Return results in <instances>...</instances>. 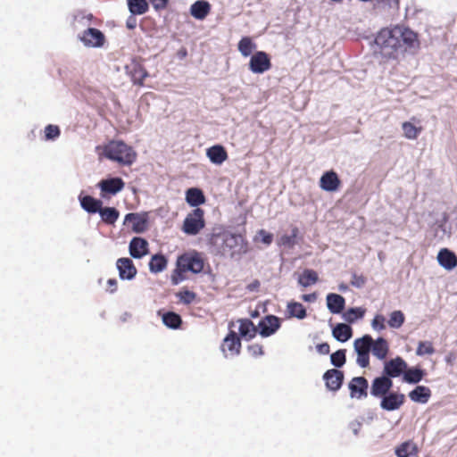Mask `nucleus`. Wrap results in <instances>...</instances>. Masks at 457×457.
Here are the masks:
<instances>
[{"instance_id":"obj_40","label":"nucleus","mask_w":457,"mask_h":457,"mask_svg":"<svg viewBox=\"0 0 457 457\" xmlns=\"http://www.w3.org/2000/svg\"><path fill=\"white\" fill-rule=\"evenodd\" d=\"M365 314V309L361 307L350 308L343 313V318L348 323H353L357 320L362 319Z\"/></svg>"},{"instance_id":"obj_35","label":"nucleus","mask_w":457,"mask_h":457,"mask_svg":"<svg viewBox=\"0 0 457 457\" xmlns=\"http://www.w3.org/2000/svg\"><path fill=\"white\" fill-rule=\"evenodd\" d=\"M98 213H99L101 219L103 220V221H104L107 224L115 223L120 216L119 212L113 207L103 208L101 206L100 210L98 211Z\"/></svg>"},{"instance_id":"obj_33","label":"nucleus","mask_w":457,"mask_h":457,"mask_svg":"<svg viewBox=\"0 0 457 457\" xmlns=\"http://www.w3.org/2000/svg\"><path fill=\"white\" fill-rule=\"evenodd\" d=\"M255 49L256 44L251 37H244L238 42L237 50L244 57L252 55Z\"/></svg>"},{"instance_id":"obj_58","label":"nucleus","mask_w":457,"mask_h":457,"mask_svg":"<svg viewBox=\"0 0 457 457\" xmlns=\"http://www.w3.org/2000/svg\"><path fill=\"white\" fill-rule=\"evenodd\" d=\"M452 361V358H447L446 361Z\"/></svg>"},{"instance_id":"obj_26","label":"nucleus","mask_w":457,"mask_h":457,"mask_svg":"<svg viewBox=\"0 0 457 457\" xmlns=\"http://www.w3.org/2000/svg\"><path fill=\"white\" fill-rule=\"evenodd\" d=\"M279 328V320L275 316H268L260 322V334L269 337Z\"/></svg>"},{"instance_id":"obj_6","label":"nucleus","mask_w":457,"mask_h":457,"mask_svg":"<svg viewBox=\"0 0 457 457\" xmlns=\"http://www.w3.org/2000/svg\"><path fill=\"white\" fill-rule=\"evenodd\" d=\"M177 266L179 272L199 273L204 268V261L197 253H188L178 259Z\"/></svg>"},{"instance_id":"obj_57","label":"nucleus","mask_w":457,"mask_h":457,"mask_svg":"<svg viewBox=\"0 0 457 457\" xmlns=\"http://www.w3.org/2000/svg\"><path fill=\"white\" fill-rule=\"evenodd\" d=\"M318 350L320 353L326 354L329 352V345L328 344H321L318 345Z\"/></svg>"},{"instance_id":"obj_38","label":"nucleus","mask_w":457,"mask_h":457,"mask_svg":"<svg viewBox=\"0 0 457 457\" xmlns=\"http://www.w3.org/2000/svg\"><path fill=\"white\" fill-rule=\"evenodd\" d=\"M287 313L290 317L303 320L306 317V311L303 304L296 302H290L287 303Z\"/></svg>"},{"instance_id":"obj_51","label":"nucleus","mask_w":457,"mask_h":457,"mask_svg":"<svg viewBox=\"0 0 457 457\" xmlns=\"http://www.w3.org/2000/svg\"><path fill=\"white\" fill-rule=\"evenodd\" d=\"M169 0H150L152 5L156 10L164 9Z\"/></svg>"},{"instance_id":"obj_16","label":"nucleus","mask_w":457,"mask_h":457,"mask_svg":"<svg viewBox=\"0 0 457 457\" xmlns=\"http://www.w3.org/2000/svg\"><path fill=\"white\" fill-rule=\"evenodd\" d=\"M393 386V381L386 376L378 377L374 379L371 386V395L374 396H384L389 393Z\"/></svg>"},{"instance_id":"obj_7","label":"nucleus","mask_w":457,"mask_h":457,"mask_svg":"<svg viewBox=\"0 0 457 457\" xmlns=\"http://www.w3.org/2000/svg\"><path fill=\"white\" fill-rule=\"evenodd\" d=\"M96 186L100 190V196L110 199L124 188L125 183L120 178H107L100 180Z\"/></svg>"},{"instance_id":"obj_4","label":"nucleus","mask_w":457,"mask_h":457,"mask_svg":"<svg viewBox=\"0 0 457 457\" xmlns=\"http://www.w3.org/2000/svg\"><path fill=\"white\" fill-rule=\"evenodd\" d=\"M204 215V212L200 208H196L188 213L183 222V232L191 236L198 234L205 225Z\"/></svg>"},{"instance_id":"obj_32","label":"nucleus","mask_w":457,"mask_h":457,"mask_svg":"<svg viewBox=\"0 0 457 457\" xmlns=\"http://www.w3.org/2000/svg\"><path fill=\"white\" fill-rule=\"evenodd\" d=\"M352 328L345 323L337 324L332 330L333 337L340 342H346L352 337Z\"/></svg>"},{"instance_id":"obj_3","label":"nucleus","mask_w":457,"mask_h":457,"mask_svg":"<svg viewBox=\"0 0 457 457\" xmlns=\"http://www.w3.org/2000/svg\"><path fill=\"white\" fill-rule=\"evenodd\" d=\"M100 156L117 162L123 165H130L134 162L137 154L134 149L122 141H111L104 146H98Z\"/></svg>"},{"instance_id":"obj_30","label":"nucleus","mask_w":457,"mask_h":457,"mask_svg":"<svg viewBox=\"0 0 457 457\" xmlns=\"http://www.w3.org/2000/svg\"><path fill=\"white\" fill-rule=\"evenodd\" d=\"M186 201L193 207H197L205 203V197L201 189L191 187L186 191Z\"/></svg>"},{"instance_id":"obj_46","label":"nucleus","mask_w":457,"mask_h":457,"mask_svg":"<svg viewBox=\"0 0 457 457\" xmlns=\"http://www.w3.org/2000/svg\"><path fill=\"white\" fill-rule=\"evenodd\" d=\"M273 235L264 229H260L257 231L256 235L253 237V241L256 243H262L265 245H270L272 243Z\"/></svg>"},{"instance_id":"obj_8","label":"nucleus","mask_w":457,"mask_h":457,"mask_svg":"<svg viewBox=\"0 0 457 457\" xmlns=\"http://www.w3.org/2000/svg\"><path fill=\"white\" fill-rule=\"evenodd\" d=\"M271 67L270 56L263 51L253 54L249 61V70L254 74H262Z\"/></svg>"},{"instance_id":"obj_44","label":"nucleus","mask_w":457,"mask_h":457,"mask_svg":"<svg viewBox=\"0 0 457 457\" xmlns=\"http://www.w3.org/2000/svg\"><path fill=\"white\" fill-rule=\"evenodd\" d=\"M371 328L376 332H381L386 328V317L381 313H376L370 321Z\"/></svg>"},{"instance_id":"obj_22","label":"nucleus","mask_w":457,"mask_h":457,"mask_svg":"<svg viewBox=\"0 0 457 457\" xmlns=\"http://www.w3.org/2000/svg\"><path fill=\"white\" fill-rule=\"evenodd\" d=\"M129 253L133 258L139 259L148 253V243L141 237H134L129 243Z\"/></svg>"},{"instance_id":"obj_11","label":"nucleus","mask_w":457,"mask_h":457,"mask_svg":"<svg viewBox=\"0 0 457 457\" xmlns=\"http://www.w3.org/2000/svg\"><path fill=\"white\" fill-rule=\"evenodd\" d=\"M406 368V361L401 357H395L385 362L384 373L391 379V378H398L401 375L403 376Z\"/></svg>"},{"instance_id":"obj_34","label":"nucleus","mask_w":457,"mask_h":457,"mask_svg":"<svg viewBox=\"0 0 457 457\" xmlns=\"http://www.w3.org/2000/svg\"><path fill=\"white\" fill-rule=\"evenodd\" d=\"M238 322V331L243 338L249 340L255 336L256 329L252 321L249 320H240Z\"/></svg>"},{"instance_id":"obj_9","label":"nucleus","mask_w":457,"mask_h":457,"mask_svg":"<svg viewBox=\"0 0 457 457\" xmlns=\"http://www.w3.org/2000/svg\"><path fill=\"white\" fill-rule=\"evenodd\" d=\"M124 225L129 227L135 233H142L148 227L146 213H129L125 216Z\"/></svg>"},{"instance_id":"obj_24","label":"nucleus","mask_w":457,"mask_h":457,"mask_svg":"<svg viewBox=\"0 0 457 457\" xmlns=\"http://www.w3.org/2000/svg\"><path fill=\"white\" fill-rule=\"evenodd\" d=\"M327 308L331 313H341L345 308V300L338 294H328L326 297Z\"/></svg>"},{"instance_id":"obj_41","label":"nucleus","mask_w":457,"mask_h":457,"mask_svg":"<svg viewBox=\"0 0 457 457\" xmlns=\"http://www.w3.org/2000/svg\"><path fill=\"white\" fill-rule=\"evenodd\" d=\"M167 266V261L162 255H154L149 262V270L153 273L162 271Z\"/></svg>"},{"instance_id":"obj_27","label":"nucleus","mask_w":457,"mask_h":457,"mask_svg":"<svg viewBox=\"0 0 457 457\" xmlns=\"http://www.w3.org/2000/svg\"><path fill=\"white\" fill-rule=\"evenodd\" d=\"M343 373L337 370H329L324 374L326 385L330 390H337L343 381Z\"/></svg>"},{"instance_id":"obj_2","label":"nucleus","mask_w":457,"mask_h":457,"mask_svg":"<svg viewBox=\"0 0 457 457\" xmlns=\"http://www.w3.org/2000/svg\"><path fill=\"white\" fill-rule=\"evenodd\" d=\"M211 244L218 253L233 256L244 251L245 239L239 234L223 230L212 236Z\"/></svg>"},{"instance_id":"obj_42","label":"nucleus","mask_w":457,"mask_h":457,"mask_svg":"<svg viewBox=\"0 0 457 457\" xmlns=\"http://www.w3.org/2000/svg\"><path fill=\"white\" fill-rule=\"evenodd\" d=\"M297 229L294 228L290 235H283L278 239V245L287 248H293L296 244Z\"/></svg>"},{"instance_id":"obj_19","label":"nucleus","mask_w":457,"mask_h":457,"mask_svg":"<svg viewBox=\"0 0 457 457\" xmlns=\"http://www.w3.org/2000/svg\"><path fill=\"white\" fill-rule=\"evenodd\" d=\"M117 269L121 279H132L137 274V269L129 258H120L117 261Z\"/></svg>"},{"instance_id":"obj_25","label":"nucleus","mask_w":457,"mask_h":457,"mask_svg":"<svg viewBox=\"0 0 457 457\" xmlns=\"http://www.w3.org/2000/svg\"><path fill=\"white\" fill-rule=\"evenodd\" d=\"M370 351L377 359L380 361L385 360L389 352L388 343L383 337L372 339Z\"/></svg>"},{"instance_id":"obj_45","label":"nucleus","mask_w":457,"mask_h":457,"mask_svg":"<svg viewBox=\"0 0 457 457\" xmlns=\"http://www.w3.org/2000/svg\"><path fill=\"white\" fill-rule=\"evenodd\" d=\"M163 323L171 328H176L179 326L181 320L180 317L174 312H168L162 317Z\"/></svg>"},{"instance_id":"obj_12","label":"nucleus","mask_w":457,"mask_h":457,"mask_svg":"<svg viewBox=\"0 0 457 457\" xmlns=\"http://www.w3.org/2000/svg\"><path fill=\"white\" fill-rule=\"evenodd\" d=\"M405 396L402 393L389 392L384 395L380 402V407L387 411H393L400 409L403 404Z\"/></svg>"},{"instance_id":"obj_55","label":"nucleus","mask_w":457,"mask_h":457,"mask_svg":"<svg viewBox=\"0 0 457 457\" xmlns=\"http://www.w3.org/2000/svg\"><path fill=\"white\" fill-rule=\"evenodd\" d=\"M107 286L108 288H106V290L109 291L110 293H113L117 288V280L114 278L108 279Z\"/></svg>"},{"instance_id":"obj_28","label":"nucleus","mask_w":457,"mask_h":457,"mask_svg":"<svg viewBox=\"0 0 457 457\" xmlns=\"http://www.w3.org/2000/svg\"><path fill=\"white\" fill-rule=\"evenodd\" d=\"M79 200L81 207L89 213L98 212L102 206V201L96 199L90 195H79Z\"/></svg>"},{"instance_id":"obj_52","label":"nucleus","mask_w":457,"mask_h":457,"mask_svg":"<svg viewBox=\"0 0 457 457\" xmlns=\"http://www.w3.org/2000/svg\"><path fill=\"white\" fill-rule=\"evenodd\" d=\"M248 350L253 356L262 355L263 353L262 347L259 345H252L249 346Z\"/></svg>"},{"instance_id":"obj_37","label":"nucleus","mask_w":457,"mask_h":457,"mask_svg":"<svg viewBox=\"0 0 457 457\" xmlns=\"http://www.w3.org/2000/svg\"><path fill=\"white\" fill-rule=\"evenodd\" d=\"M318 281V274L312 270H304L298 277V283L304 287H310Z\"/></svg>"},{"instance_id":"obj_29","label":"nucleus","mask_w":457,"mask_h":457,"mask_svg":"<svg viewBox=\"0 0 457 457\" xmlns=\"http://www.w3.org/2000/svg\"><path fill=\"white\" fill-rule=\"evenodd\" d=\"M417 453L418 446L411 440H408L400 444L395 449V453L397 457H411L416 455Z\"/></svg>"},{"instance_id":"obj_23","label":"nucleus","mask_w":457,"mask_h":457,"mask_svg":"<svg viewBox=\"0 0 457 457\" xmlns=\"http://www.w3.org/2000/svg\"><path fill=\"white\" fill-rule=\"evenodd\" d=\"M411 401L416 403L425 404L431 397V390L425 386H417L408 394Z\"/></svg>"},{"instance_id":"obj_39","label":"nucleus","mask_w":457,"mask_h":457,"mask_svg":"<svg viewBox=\"0 0 457 457\" xmlns=\"http://www.w3.org/2000/svg\"><path fill=\"white\" fill-rule=\"evenodd\" d=\"M129 12L133 14L140 15L148 9L146 0H127Z\"/></svg>"},{"instance_id":"obj_53","label":"nucleus","mask_w":457,"mask_h":457,"mask_svg":"<svg viewBox=\"0 0 457 457\" xmlns=\"http://www.w3.org/2000/svg\"><path fill=\"white\" fill-rule=\"evenodd\" d=\"M181 273L182 272H179L178 268L176 269V270L174 271V273L172 274L171 276V281L173 284L177 285L179 284L180 281L183 280V278L181 276Z\"/></svg>"},{"instance_id":"obj_50","label":"nucleus","mask_w":457,"mask_h":457,"mask_svg":"<svg viewBox=\"0 0 457 457\" xmlns=\"http://www.w3.org/2000/svg\"><path fill=\"white\" fill-rule=\"evenodd\" d=\"M45 133H46V138L52 139V138L58 137L60 131H59L58 127L54 126V125H48L45 129Z\"/></svg>"},{"instance_id":"obj_5","label":"nucleus","mask_w":457,"mask_h":457,"mask_svg":"<svg viewBox=\"0 0 457 457\" xmlns=\"http://www.w3.org/2000/svg\"><path fill=\"white\" fill-rule=\"evenodd\" d=\"M372 345V337L365 335L353 341V349L357 355L356 362L359 366L365 368L370 363V352Z\"/></svg>"},{"instance_id":"obj_59","label":"nucleus","mask_w":457,"mask_h":457,"mask_svg":"<svg viewBox=\"0 0 457 457\" xmlns=\"http://www.w3.org/2000/svg\"><path fill=\"white\" fill-rule=\"evenodd\" d=\"M452 361V358H447L446 361Z\"/></svg>"},{"instance_id":"obj_15","label":"nucleus","mask_w":457,"mask_h":457,"mask_svg":"<svg viewBox=\"0 0 457 457\" xmlns=\"http://www.w3.org/2000/svg\"><path fill=\"white\" fill-rule=\"evenodd\" d=\"M241 343L234 332H230L223 340L221 351L226 357L235 356L239 353Z\"/></svg>"},{"instance_id":"obj_47","label":"nucleus","mask_w":457,"mask_h":457,"mask_svg":"<svg viewBox=\"0 0 457 457\" xmlns=\"http://www.w3.org/2000/svg\"><path fill=\"white\" fill-rule=\"evenodd\" d=\"M148 76V73L141 66L136 65L132 73V79L135 83L143 84V80Z\"/></svg>"},{"instance_id":"obj_49","label":"nucleus","mask_w":457,"mask_h":457,"mask_svg":"<svg viewBox=\"0 0 457 457\" xmlns=\"http://www.w3.org/2000/svg\"><path fill=\"white\" fill-rule=\"evenodd\" d=\"M179 300L185 303H190L195 298V295L187 290L181 291L178 294Z\"/></svg>"},{"instance_id":"obj_17","label":"nucleus","mask_w":457,"mask_h":457,"mask_svg":"<svg viewBox=\"0 0 457 457\" xmlns=\"http://www.w3.org/2000/svg\"><path fill=\"white\" fill-rule=\"evenodd\" d=\"M436 260L439 265L446 270H452L457 266V256L447 248L441 249Z\"/></svg>"},{"instance_id":"obj_20","label":"nucleus","mask_w":457,"mask_h":457,"mask_svg":"<svg viewBox=\"0 0 457 457\" xmlns=\"http://www.w3.org/2000/svg\"><path fill=\"white\" fill-rule=\"evenodd\" d=\"M352 398L360 399L366 395L368 381L363 377L353 378L348 386Z\"/></svg>"},{"instance_id":"obj_36","label":"nucleus","mask_w":457,"mask_h":457,"mask_svg":"<svg viewBox=\"0 0 457 457\" xmlns=\"http://www.w3.org/2000/svg\"><path fill=\"white\" fill-rule=\"evenodd\" d=\"M405 321V316L400 310L393 311L388 315L387 325L393 329L400 328Z\"/></svg>"},{"instance_id":"obj_43","label":"nucleus","mask_w":457,"mask_h":457,"mask_svg":"<svg viewBox=\"0 0 457 457\" xmlns=\"http://www.w3.org/2000/svg\"><path fill=\"white\" fill-rule=\"evenodd\" d=\"M435 353V348L430 341H420L416 349L418 356L431 355Z\"/></svg>"},{"instance_id":"obj_48","label":"nucleus","mask_w":457,"mask_h":457,"mask_svg":"<svg viewBox=\"0 0 457 457\" xmlns=\"http://www.w3.org/2000/svg\"><path fill=\"white\" fill-rule=\"evenodd\" d=\"M331 362L336 367H341L345 362V350H338L331 354Z\"/></svg>"},{"instance_id":"obj_54","label":"nucleus","mask_w":457,"mask_h":457,"mask_svg":"<svg viewBox=\"0 0 457 457\" xmlns=\"http://www.w3.org/2000/svg\"><path fill=\"white\" fill-rule=\"evenodd\" d=\"M365 283V280L362 277L354 276L352 281V285L356 287H361Z\"/></svg>"},{"instance_id":"obj_31","label":"nucleus","mask_w":457,"mask_h":457,"mask_svg":"<svg viewBox=\"0 0 457 457\" xmlns=\"http://www.w3.org/2000/svg\"><path fill=\"white\" fill-rule=\"evenodd\" d=\"M424 376L425 371L421 369L416 367L408 369L407 367L403 373V380L409 384H417L423 379Z\"/></svg>"},{"instance_id":"obj_13","label":"nucleus","mask_w":457,"mask_h":457,"mask_svg":"<svg viewBox=\"0 0 457 457\" xmlns=\"http://www.w3.org/2000/svg\"><path fill=\"white\" fill-rule=\"evenodd\" d=\"M79 38L87 47H100L104 42V34L96 29H87Z\"/></svg>"},{"instance_id":"obj_14","label":"nucleus","mask_w":457,"mask_h":457,"mask_svg":"<svg viewBox=\"0 0 457 457\" xmlns=\"http://www.w3.org/2000/svg\"><path fill=\"white\" fill-rule=\"evenodd\" d=\"M320 187L326 192H336L341 185L338 175L334 170L324 172L319 181Z\"/></svg>"},{"instance_id":"obj_21","label":"nucleus","mask_w":457,"mask_h":457,"mask_svg":"<svg viewBox=\"0 0 457 457\" xmlns=\"http://www.w3.org/2000/svg\"><path fill=\"white\" fill-rule=\"evenodd\" d=\"M211 12V4L206 0H197L190 6V14L196 20H204Z\"/></svg>"},{"instance_id":"obj_1","label":"nucleus","mask_w":457,"mask_h":457,"mask_svg":"<svg viewBox=\"0 0 457 457\" xmlns=\"http://www.w3.org/2000/svg\"><path fill=\"white\" fill-rule=\"evenodd\" d=\"M377 52L386 62H401L420 47L418 34L404 26L381 29L375 39Z\"/></svg>"},{"instance_id":"obj_10","label":"nucleus","mask_w":457,"mask_h":457,"mask_svg":"<svg viewBox=\"0 0 457 457\" xmlns=\"http://www.w3.org/2000/svg\"><path fill=\"white\" fill-rule=\"evenodd\" d=\"M401 129L404 138L408 140H416L421 132L423 127L418 118L412 116L410 120L403 121L401 124Z\"/></svg>"},{"instance_id":"obj_56","label":"nucleus","mask_w":457,"mask_h":457,"mask_svg":"<svg viewBox=\"0 0 457 457\" xmlns=\"http://www.w3.org/2000/svg\"><path fill=\"white\" fill-rule=\"evenodd\" d=\"M302 299L305 302H314L317 299L316 294H309V295H302Z\"/></svg>"},{"instance_id":"obj_18","label":"nucleus","mask_w":457,"mask_h":457,"mask_svg":"<svg viewBox=\"0 0 457 457\" xmlns=\"http://www.w3.org/2000/svg\"><path fill=\"white\" fill-rule=\"evenodd\" d=\"M206 156L214 165H221L228 159L227 151L220 145H215L207 148Z\"/></svg>"}]
</instances>
